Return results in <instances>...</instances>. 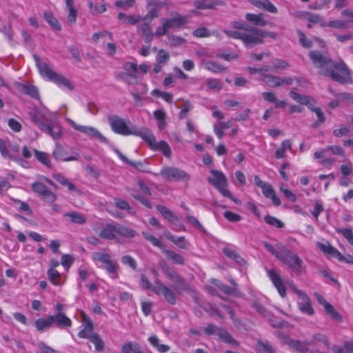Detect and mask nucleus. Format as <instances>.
Returning a JSON list of instances; mask_svg holds the SVG:
<instances>
[{"label": "nucleus", "mask_w": 353, "mask_h": 353, "mask_svg": "<svg viewBox=\"0 0 353 353\" xmlns=\"http://www.w3.org/2000/svg\"><path fill=\"white\" fill-rule=\"evenodd\" d=\"M34 153L36 159L39 162H41L42 164L45 165L48 168L51 167L50 160L47 153L39 151L37 149L34 150Z\"/></svg>", "instance_id": "obj_47"}, {"label": "nucleus", "mask_w": 353, "mask_h": 353, "mask_svg": "<svg viewBox=\"0 0 353 353\" xmlns=\"http://www.w3.org/2000/svg\"><path fill=\"white\" fill-rule=\"evenodd\" d=\"M92 259L94 261L101 262L103 265H105L112 261L109 254L98 252L92 254Z\"/></svg>", "instance_id": "obj_58"}, {"label": "nucleus", "mask_w": 353, "mask_h": 353, "mask_svg": "<svg viewBox=\"0 0 353 353\" xmlns=\"http://www.w3.org/2000/svg\"><path fill=\"white\" fill-rule=\"evenodd\" d=\"M73 0H65V5L69 11L68 15V20L71 23H74L76 21L77 17V10L73 6Z\"/></svg>", "instance_id": "obj_43"}, {"label": "nucleus", "mask_w": 353, "mask_h": 353, "mask_svg": "<svg viewBox=\"0 0 353 353\" xmlns=\"http://www.w3.org/2000/svg\"><path fill=\"white\" fill-rule=\"evenodd\" d=\"M308 108L312 112H314L316 114V117H318V120L312 124L311 126L312 128H318L325 121V116L320 108H316L312 106V105H309Z\"/></svg>", "instance_id": "obj_35"}, {"label": "nucleus", "mask_w": 353, "mask_h": 353, "mask_svg": "<svg viewBox=\"0 0 353 353\" xmlns=\"http://www.w3.org/2000/svg\"><path fill=\"white\" fill-rule=\"evenodd\" d=\"M114 204L117 208L121 210H126L130 214L134 213L132 208L130 206L129 203L126 201L121 200L119 198H114Z\"/></svg>", "instance_id": "obj_60"}, {"label": "nucleus", "mask_w": 353, "mask_h": 353, "mask_svg": "<svg viewBox=\"0 0 353 353\" xmlns=\"http://www.w3.org/2000/svg\"><path fill=\"white\" fill-rule=\"evenodd\" d=\"M250 3L255 7L263 9L270 13H277L276 6L269 0H250Z\"/></svg>", "instance_id": "obj_22"}, {"label": "nucleus", "mask_w": 353, "mask_h": 353, "mask_svg": "<svg viewBox=\"0 0 353 353\" xmlns=\"http://www.w3.org/2000/svg\"><path fill=\"white\" fill-rule=\"evenodd\" d=\"M92 259L94 261L101 262L103 265H105L112 261L109 254L98 252L92 254Z\"/></svg>", "instance_id": "obj_59"}, {"label": "nucleus", "mask_w": 353, "mask_h": 353, "mask_svg": "<svg viewBox=\"0 0 353 353\" xmlns=\"http://www.w3.org/2000/svg\"><path fill=\"white\" fill-rule=\"evenodd\" d=\"M35 326L38 331L42 332L52 326V322L49 315L46 319L40 318L35 321Z\"/></svg>", "instance_id": "obj_39"}, {"label": "nucleus", "mask_w": 353, "mask_h": 353, "mask_svg": "<svg viewBox=\"0 0 353 353\" xmlns=\"http://www.w3.org/2000/svg\"><path fill=\"white\" fill-rule=\"evenodd\" d=\"M28 114L32 122L40 130L43 129V126L46 125V123L43 121V119H46L45 115L39 110L30 111Z\"/></svg>", "instance_id": "obj_28"}, {"label": "nucleus", "mask_w": 353, "mask_h": 353, "mask_svg": "<svg viewBox=\"0 0 353 353\" xmlns=\"http://www.w3.org/2000/svg\"><path fill=\"white\" fill-rule=\"evenodd\" d=\"M21 91L31 97L33 99H39V93L37 88L32 85H24L21 84Z\"/></svg>", "instance_id": "obj_38"}, {"label": "nucleus", "mask_w": 353, "mask_h": 353, "mask_svg": "<svg viewBox=\"0 0 353 353\" xmlns=\"http://www.w3.org/2000/svg\"><path fill=\"white\" fill-rule=\"evenodd\" d=\"M32 189L35 192L43 196L46 201L53 203L57 199V195L49 190L47 186L41 182H35L32 184Z\"/></svg>", "instance_id": "obj_9"}, {"label": "nucleus", "mask_w": 353, "mask_h": 353, "mask_svg": "<svg viewBox=\"0 0 353 353\" xmlns=\"http://www.w3.org/2000/svg\"><path fill=\"white\" fill-rule=\"evenodd\" d=\"M290 96L297 103L301 105H309L310 98L309 97L300 94L295 91V89H292L290 92Z\"/></svg>", "instance_id": "obj_46"}, {"label": "nucleus", "mask_w": 353, "mask_h": 353, "mask_svg": "<svg viewBox=\"0 0 353 353\" xmlns=\"http://www.w3.org/2000/svg\"><path fill=\"white\" fill-rule=\"evenodd\" d=\"M212 283L217 287L226 295H236L237 294V288H231L217 279H212Z\"/></svg>", "instance_id": "obj_30"}, {"label": "nucleus", "mask_w": 353, "mask_h": 353, "mask_svg": "<svg viewBox=\"0 0 353 353\" xmlns=\"http://www.w3.org/2000/svg\"><path fill=\"white\" fill-rule=\"evenodd\" d=\"M300 295L298 296L300 301L298 303L299 309L304 314L307 315H312L314 310L312 307L310 299L305 292H299Z\"/></svg>", "instance_id": "obj_17"}, {"label": "nucleus", "mask_w": 353, "mask_h": 353, "mask_svg": "<svg viewBox=\"0 0 353 353\" xmlns=\"http://www.w3.org/2000/svg\"><path fill=\"white\" fill-rule=\"evenodd\" d=\"M142 234L144 236V238L145 239H147L148 241H149L150 242H151V243L153 245L158 247L159 248H161V249H163L164 248V245L162 243V241L160 239L156 238L154 236L150 234L148 232H143L142 233Z\"/></svg>", "instance_id": "obj_62"}, {"label": "nucleus", "mask_w": 353, "mask_h": 353, "mask_svg": "<svg viewBox=\"0 0 353 353\" xmlns=\"http://www.w3.org/2000/svg\"><path fill=\"white\" fill-rule=\"evenodd\" d=\"M290 150H292V141L290 139H286L281 143L280 148L276 150L275 157L283 159L285 157V152Z\"/></svg>", "instance_id": "obj_36"}, {"label": "nucleus", "mask_w": 353, "mask_h": 353, "mask_svg": "<svg viewBox=\"0 0 353 353\" xmlns=\"http://www.w3.org/2000/svg\"><path fill=\"white\" fill-rule=\"evenodd\" d=\"M153 150L161 151L166 157H170L172 154V150L165 141H161L159 143H157V147Z\"/></svg>", "instance_id": "obj_49"}, {"label": "nucleus", "mask_w": 353, "mask_h": 353, "mask_svg": "<svg viewBox=\"0 0 353 353\" xmlns=\"http://www.w3.org/2000/svg\"><path fill=\"white\" fill-rule=\"evenodd\" d=\"M245 18L247 21L255 26H265L268 24V21L264 19L263 14L247 13Z\"/></svg>", "instance_id": "obj_25"}, {"label": "nucleus", "mask_w": 353, "mask_h": 353, "mask_svg": "<svg viewBox=\"0 0 353 353\" xmlns=\"http://www.w3.org/2000/svg\"><path fill=\"white\" fill-rule=\"evenodd\" d=\"M133 135L141 137L148 144L150 149L154 150L157 147L156 138L148 128L142 130L136 128Z\"/></svg>", "instance_id": "obj_13"}, {"label": "nucleus", "mask_w": 353, "mask_h": 353, "mask_svg": "<svg viewBox=\"0 0 353 353\" xmlns=\"http://www.w3.org/2000/svg\"><path fill=\"white\" fill-rule=\"evenodd\" d=\"M136 234V231L133 229L117 223V235L127 239H132L135 236Z\"/></svg>", "instance_id": "obj_33"}, {"label": "nucleus", "mask_w": 353, "mask_h": 353, "mask_svg": "<svg viewBox=\"0 0 353 353\" xmlns=\"http://www.w3.org/2000/svg\"><path fill=\"white\" fill-rule=\"evenodd\" d=\"M256 350L259 353H276L275 350L270 343L261 340L257 341Z\"/></svg>", "instance_id": "obj_45"}, {"label": "nucleus", "mask_w": 353, "mask_h": 353, "mask_svg": "<svg viewBox=\"0 0 353 353\" xmlns=\"http://www.w3.org/2000/svg\"><path fill=\"white\" fill-rule=\"evenodd\" d=\"M78 131L83 132L93 139H96L101 143H108V139L97 129L93 127L81 125L78 128Z\"/></svg>", "instance_id": "obj_19"}, {"label": "nucleus", "mask_w": 353, "mask_h": 353, "mask_svg": "<svg viewBox=\"0 0 353 353\" xmlns=\"http://www.w3.org/2000/svg\"><path fill=\"white\" fill-rule=\"evenodd\" d=\"M117 78L125 81L129 85H136L138 83L137 73L120 72L117 74Z\"/></svg>", "instance_id": "obj_29"}, {"label": "nucleus", "mask_w": 353, "mask_h": 353, "mask_svg": "<svg viewBox=\"0 0 353 353\" xmlns=\"http://www.w3.org/2000/svg\"><path fill=\"white\" fill-rule=\"evenodd\" d=\"M223 253L227 256H228L229 258H230L231 259H233L234 260L236 263H238L239 264H241L242 265L243 263H245V261L243 258H241L239 254L238 253L233 250H231L230 248H224L223 249Z\"/></svg>", "instance_id": "obj_50"}, {"label": "nucleus", "mask_w": 353, "mask_h": 353, "mask_svg": "<svg viewBox=\"0 0 353 353\" xmlns=\"http://www.w3.org/2000/svg\"><path fill=\"white\" fill-rule=\"evenodd\" d=\"M160 174L167 181H180L188 182L190 175L185 171L171 166H166L161 169Z\"/></svg>", "instance_id": "obj_8"}, {"label": "nucleus", "mask_w": 353, "mask_h": 353, "mask_svg": "<svg viewBox=\"0 0 353 353\" xmlns=\"http://www.w3.org/2000/svg\"><path fill=\"white\" fill-rule=\"evenodd\" d=\"M279 260L298 276L306 272V265L302 259L286 247L283 249V253Z\"/></svg>", "instance_id": "obj_5"}, {"label": "nucleus", "mask_w": 353, "mask_h": 353, "mask_svg": "<svg viewBox=\"0 0 353 353\" xmlns=\"http://www.w3.org/2000/svg\"><path fill=\"white\" fill-rule=\"evenodd\" d=\"M284 342L289 347L294 349L299 352H307L309 350V346L312 344V342L301 341L299 340H294L288 337L284 338Z\"/></svg>", "instance_id": "obj_15"}, {"label": "nucleus", "mask_w": 353, "mask_h": 353, "mask_svg": "<svg viewBox=\"0 0 353 353\" xmlns=\"http://www.w3.org/2000/svg\"><path fill=\"white\" fill-rule=\"evenodd\" d=\"M108 121L112 130L116 134L123 136L133 135L136 130L134 127L130 128L125 119L115 114L109 115Z\"/></svg>", "instance_id": "obj_7"}, {"label": "nucleus", "mask_w": 353, "mask_h": 353, "mask_svg": "<svg viewBox=\"0 0 353 353\" xmlns=\"http://www.w3.org/2000/svg\"><path fill=\"white\" fill-rule=\"evenodd\" d=\"M33 58L39 72L42 77L54 82L58 85L63 86L70 90H74V85L70 80L54 72L48 63L41 61L37 54H34Z\"/></svg>", "instance_id": "obj_3"}, {"label": "nucleus", "mask_w": 353, "mask_h": 353, "mask_svg": "<svg viewBox=\"0 0 353 353\" xmlns=\"http://www.w3.org/2000/svg\"><path fill=\"white\" fill-rule=\"evenodd\" d=\"M263 81L268 86L276 88L281 86V77L271 74H262Z\"/></svg>", "instance_id": "obj_32"}, {"label": "nucleus", "mask_w": 353, "mask_h": 353, "mask_svg": "<svg viewBox=\"0 0 353 353\" xmlns=\"http://www.w3.org/2000/svg\"><path fill=\"white\" fill-rule=\"evenodd\" d=\"M47 274L48 280L51 283L54 285H61V274L56 269L49 268L47 272Z\"/></svg>", "instance_id": "obj_44"}, {"label": "nucleus", "mask_w": 353, "mask_h": 353, "mask_svg": "<svg viewBox=\"0 0 353 353\" xmlns=\"http://www.w3.org/2000/svg\"><path fill=\"white\" fill-rule=\"evenodd\" d=\"M213 177L208 178V181L216 189H220L223 186L228 185V180L225 176L221 172L215 170L211 171Z\"/></svg>", "instance_id": "obj_18"}, {"label": "nucleus", "mask_w": 353, "mask_h": 353, "mask_svg": "<svg viewBox=\"0 0 353 353\" xmlns=\"http://www.w3.org/2000/svg\"><path fill=\"white\" fill-rule=\"evenodd\" d=\"M141 285L145 289L152 290L157 295H163L165 301L172 305L176 303V294L169 287L160 281H156L154 285H152L144 274H141Z\"/></svg>", "instance_id": "obj_6"}, {"label": "nucleus", "mask_w": 353, "mask_h": 353, "mask_svg": "<svg viewBox=\"0 0 353 353\" xmlns=\"http://www.w3.org/2000/svg\"><path fill=\"white\" fill-rule=\"evenodd\" d=\"M299 35V41L301 46L305 48H310L312 47V41L307 39L305 34L300 30H297Z\"/></svg>", "instance_id": "obj_55"}, {"label": "nucleus", "mask_w": 353, "mask_h": 353, "mask_svg": "<svg viewBox=\"0 0 353 353\" xmlns=\"http://www.w3.org/2000/svg\"><path fill=\"white\" fill-rule=\"evenodd\" d=\"M205 83L209 90L219 91L222 89L223 85L222 81L217 79H208Z\"/></svg>", "instance_id": "obj_48"}, {"label": "nucleus", "mask_w": 353, "mask_h": 353, "mask_svg": "<svg viewBox=\"0 0 353 353\" xmlns=\"http://www.w3.org/2000/svg\"><path fill=\"white\" fill-rule=\"evenodd\" d=\"M336 232L341 234L348 241L350 244L353 245V232L350 228H339L336 229Z\"/></svg>", "instance_id": "obj_63"}, {"label": "nucleus", "mask_w": 353, "mask_h": 353, "mask_svg": "<svg viewBox=\"0 0 353 353\" xmlns=\"http://www.w3.org/2000/svg\"><path fill=\"white\" fill-rule=\"evenodd\" d=\"M165 236L168 239L173 242L174 244H176L178 247L182 249H185L187 247V243L185 240L184 236H180V237H175L173 235L171 234H165Z\"/></svg>", "instance_id": "obj_54"}, {"label": "nucleus", "mask_w": 353, "mask_h": 353, "mask_svg": "<svg viewBox=\"0 0 353 353\" xmlns=\"http://www.w3.org/2000/svg\"><path fill=\"white\" fill-rule=\"evenodd\" d=\"M150 344L154 347L160 353H165L170 350V347L168 345L161 344L159 339L157 336H151L148 339Z\"/></svg>", "instance_id": "obj_37"}, {"label": "nucleus", "mask_w": 353, "mask_h": 353, "mask_svg": "<svg viewBox=\"0 0 353 353\" xmlns=\"http://www.w3.org/2000/svg\"><path fill=\"white\" fill-rule=\"evenodd\" d=\"M170 60V54L163 49L158 50L157 61L158 63L165 65Z\"/></svg>", "instance_id": "obj_64"}, {"label": "nucleus", "mask_w": 353, "mask_h": 353, "mask_svg": "<svg viewBox=\"0 0 353 353\" xmlns=\"http://www.w3.org/2000/svg\"><path fill=\"white\" fill-rule=\"evenodd\" d=\"M43 18L53 29L56 30H61V26L60 23L51 12H44Z\"/></svg>", "instance_id": "obj_42"}, {"label": "nucleus", "mask_w": 353, "mask_h": 353, "mask_svg": "<svg viewBox=\"0 0 353 353\" xmlns=\"http://www.w3.org/2000/svg\"><path fill=\"white\" fill-rule=\"evenodd\" d=\"M90 341L94 343L97 352H102L104 350V343L97 333H94Z\"/></svg>", "instance_id": "obj_57"}, {"label": "nucleus", "mask_w": 353, "mask_h": 353, "mask_svg": "<svg viewBox=\"0 0 353 353\" xmlns=\"http://www.w3.org/2000/svg\"><path fill=\"white\" fill-rule=\"evenodd\" d=\"M163 252L165 254L168 259L171 260L174 263L178 265H184L185 259L184 258L179 254L178 253L168 250H163Z\"/></svg>", "instance_id": "obj_40"}, {"label": "nucleus", "mask_w": 353, "mask_h": 353, "mask_svg": "<svg viewBox=\"0 0 353 353\" xmlns=\"http://www.w3.org/2000/svg\"><path fill=\"white\" fill-rule=\"evenodd\" d=\"M52 325L61 329L68 328L72 326V321L65 314V313H56L54 315H50Z\"/></svg>", "instance_id": "obj_14"}, {"label": "nucleus", "mask_w": 353, "mask_h": 353, "mask_svg": "<svg viewBox=\"0 0 353 353\" xmlns=\"http://www.w3.org/2000/svg\"><path fill=\"white\" fill-rule=\"evenodd\" d=\"M52 177L54 180H56L61 185L67 187L69 191H74L76 192H79V190L70 182L66 177L62 175L60 173H56L52 175Z\"/></svg>", "instance_id": "obj_26"}, {"label": "nucleus", "mask_w": 353, "mask_h": 353, "mask_svg": "<svg viewBox=\"0 0 353 353\" xmlns=\"http://www.w3.org/2000/svg\"><path fill=\"white\" fill-rule=\"evenodd\" d=\"M41 130L50 135L54 139L56 140L61 139L63 135L62 128L61 125L57 123H54L53 124L46 123L43 129Z\"/></svg>", "instance_id": "obj_20"}, {"label": "nucleus", "mask_w": 353, "mask_h": 353, "mask_svg": "<svg viewBox=\"0 0 353 353\" xmlns=\"http://www.w3.org/2000/svg\"><path fill=\"white\" fill-rule=\"evenodd\" d=\"M306 19L311 23L315 24L319 23L321 26H326V23L325 22L323 18L319 14H313L308 12L307 14Z\"/></svg>", "instance_id": "obj_53"}, {"label": "nucleus", "mask_w": 353, "mask_h": 353, "mask_svg": "<svg viewBox=\"0 0 353 353\" xmlns=\"http://www.w3.org/2000/svg\"><path fill=\"white\" fill-rule=\"evenodd\" d=\"M221 341L229 344L237 343L232 336L225 329L221 328L218 335Z\"/></svg>", "instance_id": "obj_52"}, {"label": "nucleus", "mask_w": 353, "mask_h": 353, "mask_svg": "<svg viewBox=\"0 0 353 353\" xmlns=\"http://www.w3.org/2000/svg\"><path fill=\"white\" fill-rule=\"evenodd\" d=\"M264 221L267 224L270 225L272 226H274L279 229L283 228L284 227L283 222L276 219V217L272 216L270 215L265 216Z\"/></svg>", "instance_id": "obj_56"}, {"label": "nucleus", "mask_w": 353, "mask_h": 353, "mask_svg": "<svg viewBox=\"0 0 353 353\" xmlns=\"http://www.w3.org/2000/svg\"><path fill=\"white\" fill-rule=\"evenodd\" d=\"M64 216L68 217L72 223L79 225L84 224L87 220L83 214L75 211L65 212Z\"/></svg>", "instance_id": "obj_31"}, {"label": "nucleus", "mask_w": 353, "mask_h": 353, "mask_svg": "<svg viewBox=\"0 0 353 353\" xmlns=\"http://www.w3.org/2000/svg\"><path fill=\"white\" fill-rule=\"evenodd\" d=\"M324 309H325V313L327 315H330L332 319L336 320L337 321H342V317L340 315V314L335 310L334 306L332 305L330 303L327 304L326 307Z\"/></svg>", "instance_id": "obj_51"}, {"label": "nucleus", "mask_w": 353, "mask_h": 353, "mask_svg": "<svg viewBox=\"0 0 353 353\" xmlns=\"http://www.w3.org/2000/svg\"><path fill=\"white\" fill-rule=\"evenodd\" d=\"M99 235L103 239H117V223L107 224L101 229Z\"/></svg>", "instance_id": "obj_21"}, {"label": "nucleus", "mask_w": 353, "mask_h": 353, "mask_svg": "<svg viewBox=\"0 0 353 353\" xmlns=\"http://www.w3.org/2000/svg\"><path fill=\"white\" fill-rule=\"evenodd\" d=\"M168 43L172 47H176L182 45L186 42V40L183 37L177 35L170 34L168 37Z\"/></svg>", "instance_id": "obj_61"}, {"label": "nucleus", "mask_w": 353, "mask_h": 353, "mask_svg": "<svg viewBox=\"0 0 353 353\" xmlns=\"http://www.w3.org/2000/svg\"><path fill=\"white\" fill-rule=\"evenodd\" d=\"M160 267L166 277L175 283L174 290L177 294L181 295L183 292L190 294L194 293L193 288L174 268H170L165 263H161Z\"/></svg>", "instance_id": "obj_4"}, {"label": "nucleus", "mask_w": 353, "mask_h": 353, "mask_svg": "<svg viewBox=\"0 0 353 353\" xmlns=\"http://www.w3.org/2000/svg\"><path fill=\"white\" fill-rule=\"evenodd\" d=\"M202 64L204 65L206 70L214 73H223L227 72L228 70L226 67L214 61L203 62Z\"/></svg>", "instance_id": "obj_27"}, {"label": "nucleus", "mask_w": 353, "mask_h": 353, "mask_svg": "<svg viewBox=\"0 0 353 353\" xmlns=\"http://www.w3.org/2000/svg\"><path fill=\"white\" fill-rule=\"evenodd\" d=\"M263 245L267 249V250H268L272 255L276 256L278 259H279V256L283 253V249L285 248V246L281 243L276 244V249L274 248L272 245H270L268 242H263Z\"/></svg>", "instance_id": "obj_41"}, {"label": "nucleus", "mask_w": 353, "mask_h": 353, "mask_svg": "<svg viewBox=\"0 0 353 353\" xmlns=\"http://www.w3.org/2000/svg\"><path fill=\"white\" fill-rule=\"evenodd\" d=\"M268 275L281 296L285 297L286 296V288L280 274L275 270L272 269L268 271Z\"/></svg>", "instance_id": "obj_11"}, {"label": "nucleus", "mask_w": 353, "mask_h": 353, "mask_svg": "<svg viewBox=\"0 0 353 353\" xmlns=\"http://www.w3.org/2000/svg\"><path fill=\"white\" fill-rule=\"evenodd\" d=\"M52 156L57 161H77L79 157V154L77 153H75L72 156L68 157L67 155V152L59 143H56L55 149L52 152Z\"/></svg>", "instance_id": "obj_12"}, {"label": "nucleus", "mask_w": 353, "mask_h": 353, "mask_svg": "<svg viewBox=\"0 0 353 353\" xmlns=\"http://www.w3.org/2000/svg\"><path fill=\"white\" fill-rule=\"evenodd\" d=\"M308 57L313 65L319 69L320 74L341 84L353 83L351 71L342 59L334 61L327 52L320 50H311Z\"/></svg>", "instance_id": "obj_1"}, {"label": "nucleus", "mask_w": 353, "mask_h": 353, "mask_svg": "<svg viewBox=\"0 0 353 353\" xmlns=\"http://www.w3.org/2000/svg\"><path fill=\"white\" fill-rule=\"evenodd\" d=\"M117 19L121 20L123 23L131 26H134L140 21H142V16L139 14L128 15L124 12H119L117 14Z\"/></svg>", "instance_id": "obj_23"}, {"label": "nucleus", "mask_w": 353, "mask_h": 353, "mask_svg": "<svg viewBox=\"0 0 353 353\" xmlns=\"http://www.w3.org/2000/svg\"><path fill=\"white\" fill-rule=\"evenodd\" d=\"M157 209L168 221L174 223L178 221V216L167 207L162 205H158L157 206Z\"/></svg>", "instance_id": "obj_34"}, {"label": "nucleus", "mask_w": 353, "mask_h": 353, "mask_svg": "<svg viewBox=\"0 0 353 353\" xmlns=\"http://www.w3.org/2000/svg\"><path fill=\"white\" fill-rule=\"evenodd\" d=\"M161 23H164L168 30L170 29H179L187 23L186 17L175 13L172 18H163Z\"/></svg>", "instance_id": "obj_10"}, {"label": "nucleus", "mask_w": 353, "mask_h": 353, "mask_svg": "<svg viewBox=\"0 0 353 353\" xmlns=\"http://www.w3.org/2000/svg\"><path fill=\"white\" fill-rule=\"evenodd\" d=\"M230 26L234 30L225 29L223 30V33L230 38L241 40L247 48L264 43V38L266 37L273 39L277 38V33L263 30L244 21H233L230 22Z\"/></svg>", "instance_id": "obj_2"}, {"label": "nucleus", "mask_w": 353, "mask_h": 353, "mask_svg": "<svg viewBox=\"0 0 353 353\" xmlns=\"http://www.w3.org/2000/svg\"><path fill=\"white\" fill-rule=\"evenodd\" d=\"M150 24V23L149 22L143 21V24L138 25L137 28V32L147 43H150L153 40L154 36Z\"/></svg>", "instance_id": "obj_16"}, {"label": "nucleus", "mask_w": 353, "mask_h": 353, "mask_svg": "<svg viewBox=\"0 0 353 353\" xmlns=\"http://www.w3.org/2000/svg\"><path fill=\"white\" fill-rule=\"evenodd\" d=\"M316 246L325 255L335 257L336 259L338 256H339L340 252L336 248L333 247L329 242H326L325 243L317 242Z\"/></svg>", "instance_id": "obj_24"}]
</instances>
